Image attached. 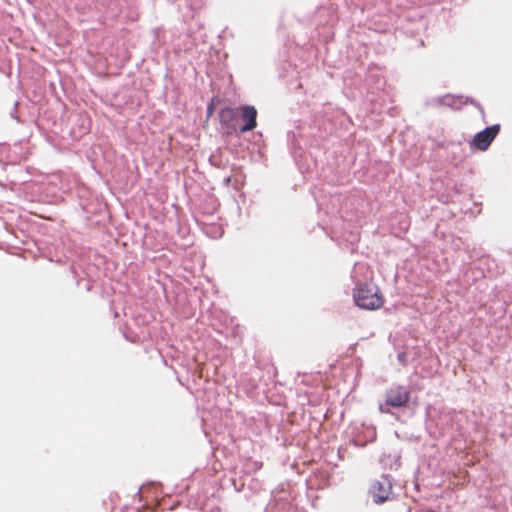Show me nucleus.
<instances>
[{
	"label": "nucleus",
	"mask_w": 512,
	"mask_h": 512,
	"mask_svg": "<svg viewBox=\"0 0 512 512\" xmlns=\"http://www.w3.org/2000/svg\"><path fill=\"white\" fill-rule=\"evenodd\" d=\"M353 297L356 305L361 309L376 310L383 305V297L378 286L374 283H365L357 286Z\"/></svg>",
	"instance_id": "f257e3e1"
},
{
	"label": "nucleus",
	"mask_w": 512,
	"mask_h": 512,
	"mask_svg": "<svg viewBox=\"0 0 512 512\" xmlns=\"http://www.w3.org/2000/svg\"><path fill=\"white\" fill-rule=\"evenodd\" d=\"M386 404L391 407H402L410 398V392L406 386H391L386 391Z\"/></svg>",
	"instance_id": "f03ea898"
},
{
	"label": "nucleus",
	"mask_w": 512,
	"mask_h": 512,
	"mask_svg": "<svg viewBox=\"0 0 512 512\" xmlns=\"http://www.w3.org/2000/svg\"><path fill=\"white\" fill-rule=\"evenodd\" d=\"M499 132V126L493 125L475 135L473 145L479 150H486Z\"/></svg>",
	"instance_id": "7ed1b4c3"
},
{
	"label": "nucleus",
	"mask_w": 512,
	"mask_h": 512,
	"mask_svg": "<svg viewBox=\"0 0 512 512\" xmlns=\"http://www.w3.org/2000/svg\"><path fill=\"white\" fill-rule=\"evenodd\" d=\"M257 111L253 106H244L241 108V117L245 121V125L241 128L242 132L253 130L256 123Z\"/></svg>",
	"instance_id": "20e7f679"
},
{
	"label": "nucleus",
	"mask_w": 512,
	"mask_h": 512,
	"mask_svg": "<svg viewBox=\"0 0 512 512\" xmlns=\"http://www.w3.org/2000/svg\"><path fill=\"white\" fill-rule=\"evenodd\" d=\"M371 493L373 495V499H374L375 503H383L384 501H386L388 499L389 491L380 482H375L372 485Z\"/></svg>",
	"instance_id": "39448f33"
},
{
	"label": "nucleus",
	"mask_w": 512,
	"mask_h": 512,
	"mask_svg": "<svg viewBox=\"0 0 512 512\" xmlns=\"http://www.w3.org/2000/svg\"><path fill=\"white\" fill-rule=\"evenodd\" d=\"M220 122L223 126H225L229 131L235 129L233 124V119L235 117V111L231 108H224L219 113Z\"/></svg>",
	"instance_id": "423d86ee"
},
{
	"label": "nucleus",
	"mask_w": 512,
	"mask_h": 512,
	"mask_svg": "<svg viewBox=\"0 0 512 512\" xmlns=\"http://www.w3.org/2000/svg\"><path fill=\"white\" fill-rule=\"evenodd\" d=\"M397 358L401 364H404L407 358V354L405 352H401L398 354Z\"/></svg>",
	"instance_id": "0eeeda50"
},
{
	"label": "nucleus",
	"mask_w": 512,
	"mask_h": 512,
	"mask_svg": "<svg viewBox=\"0 0 512 512\" xmlns=\"http://www.w3.org/2000/svg\"><path fill=\"white\" fill-rule=\"evenodd\" d=\"M214 111L213 105H209L207 108V114L208 116H211Z\"/></svg>",
	"instance_id": "6e6552de"
}]
</instances>
